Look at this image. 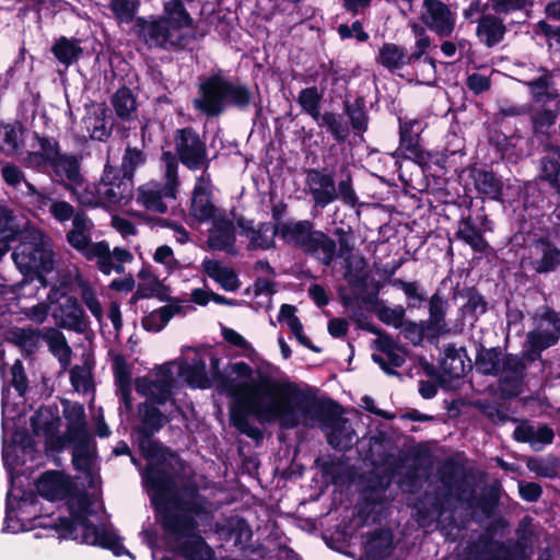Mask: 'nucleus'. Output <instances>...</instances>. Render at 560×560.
<instances>
[{
	"label": "nucleus",
	"mask_w": 560,
	"mask_h": 560,
	"mask_svg": "<svg viewBox=\"0 0 560 560\" xmlns=\"http://www.w3.org/2000/svg\"><path fill=\"white\" fill-rule=\"evenodd\" d=\"M212 386L232 399L230 422L242 434L253 439H262V431L249 422L253 417L260 424L278 423L283 430H292L305 421H317L334 428L343 413L342 406L330 397L318 398L317 389L288 378H276L258 372L250 381H237L220 369V359L210 355Z\"/></svg>",
	"instance_id": "1"
},
{
	"label": "nucleus",
	"mask_w": 560,
	"mask_h": 560,
	"mask_svg": "<svg viewBox=\"0 0 560 560\" xmlns=\"http://www.w3.org/2000/svg\"><path fill=\"white\" fill-rule=\"evenodd\" d=\"M147 481L154 489L151 504L163 534L178 544L186 560H210L213 550L198 533L197 517L208 514L207 499L196 485L184 487L185 497L176 492L174 477L159 468L150 469Z\"/></svg>",
	"instance_id": "2"
},
{
	"label": "nucleus",
	"mask_w": 560,
	"mask_h": 560,
	"mask_svg": "<svg viewBox=\"0 0 560 560\" xmlns=\"http://www.w3.org/2000/svg\"><path fill=\"white\" fill-rule=\"evenodd\" d=\"M192 108L207 118H218L229 108L238 112L255 109V119L262 115V98L258 85L253 89L240 78L224 75L221 70L200 77Z\"/></svg>",
	"instance_id": "3"
},
{
	"label": "nucleus",
	"mask_w": 560,
	"mask_h": 560,
	"mask_svg": "<svg viewBox=\"0 0 560 560\" xmlns=\"http://www.w3.org/2000/svg\"><path fill=\"white\" fill-rule=\"evenodd\" d=\"M175 152L163 151L161 161L165 164L166 186L174 190L178 184V163L189 171L209 170L211 159L203 137L192 126L178 128L173 135Z\"/></svg>",
	"instance_id": "4"
},
{
	"label": "nucleus",
	"mask_w": 560,
	"mask_h": 560,
	"mask_svg": "<svg viewBox=\"0 0 560 560\" xmlns=\"http://www.w3.org/2000/svg\"><path fill=\"white\" fill-rule=\"evenodd\" d=\"M19 244L13 248L12 259L20 272L26 279H37L46 285L45 273L54 269V252L50 238L39 229L28 228L20 230Z\"/></svg>",
	"instance_id": "5"
},
{
	"label": "nucleus",
	"mask_w": 560,
	"mask_h": 560,
	"mask_svg": "<svg viewBox=\"0 0 560 560\" xmlns=\"http://www.w3.org/2000/svg\"><path fill=\"white\" fill-rule=\"evenodd\" d=\"M275 234H279L285 244L313 257L323 266L329 267L336 259V240L324 231L315 229L314 222L311 220H299L295 223L284 224L279 226Z\"/></svg>",
	"instance_id": "6"
},
{
	"label": "nucleus",
	"mask_w": 560,
	"mask_h": 560,
	"mask_svg": "<svg viewBox=\"0 0 560 560\" xmlns=\"http://www.w3.org/2000/svg\"><path fill=\"white\" fill-rule=\"evenodd\" d=\"M135 32L139 40L149 48L184 50L196 39L194 33H178L171 30L161 15L139 16L135 22Z\"/></svg>",
	"instance_id": "7"
},
{
	"label": "nucleus",
	"mask_w": 560,
	"mask_h": 560,
	"mask_svg": "<svg viewBox=\"0 0 560 560\" xmlns=\"http://www.w3.org/2000/svg\"><path fill=\"white\" fill-rule=\"evenodd\" d=\"M466 174L463 185L465 196L486 201H503L504 184L502 177L487 165H471L462 171Z\"/></svg>",
	"instance_id": "8"
},
{
	"label": "nucleus",
	"mask_w": 560,
	"mask_h": 560,
	"mask_svg": "<svg viewBox=\"0 0 560 560\" xmlns=\"http://www.w3.org/2000/svg\"><path fill=\"white\" fill-rule=\"evenodd\" d=\"M153 436L154 434L136 433L137 444L141 455L149 463H155V465H148L143 477L145 486L154 492V489L147 481V476L150 469H162L175 478L174 474L183 471L185 466L184 460L176 452L164 446L160 441L154 440Z\"/></svg>",
	"instance_id": "9"
},
{
	"label": "nucleus",
	"mask_w": 560,
	"mask_h": 560,
	"mask_svg": "<svg viewBox=\"0 0 560 560\" xmlns=\"http://www.w3.org/2000/svg\"><path fill=\"white\" fill-rule=\"evenodd\" d=\"M93 513L90 500L82 495L77 505H69V516L57 517L49 527L54 529L60 539L78 540L82 532L93 529L90 515Z\"/></svg>",
	"instance_id": "10"
},
{
	"label": "nucleus",
	"mask_w": 560,
	"mask_h": 560,
	"mask_svg": "<svg viewBox=\"0 0 560 560\" xmlns=\"http://www.w3.org/2000/svg\"><path fill=\"white\" fill-rule=\"evenodd\" d=\"M419 20L441 39L451 37L456 27V13L441 0H423Z\"/></svg>",
	"instance_id": "11"
},
{
	"label": "nucleus",
	"mask_w": 560,
	"mask_h": 560,
	"mask_svg": "<svg viewBox=\"0 0 560 560\" xmlns=\"http://www.w3.org/2000/svg\"><path fill=\"white\" fill-rule=\"evenodd\" d=\"M305 184L314 201V206L325 209L336 201L335 172L327 167L305 168Z\"/></svg>",
	"instance_id": "12"
},
{
	"label": "nucleus",
	"mask_w": 560,
	"mask_h": 560,
	"mask_svg": "<svg viewBox=\"0 0 560 560\" xmlns=\"http://www.w3.org/2000/svg\"><path fill=\"white\" fill-rule=\"evenodd\" d=\"M397 120L399 127L397 150L407 159L422 161L424 158V150L420 144L421 133L424 129L422 120L401 115L397 116Z\"/></svg>",
	"instance_id": "13"
},
{
	"label": "nucleus",
	"mask_w": 560,
	"mask_h": 560,
	"mask_svg": "<svg viewBox=\"0 0 560 560\" xmlns=\"http://www.w3.org/2000/svg\"><path fill=\"white\" fill-rule=\"evenodd\" d=\"M500 385L504 387L506 397H515L527 376V364L520 354L505 353L500 366Z\"/></svg>",
	"instance_id": "14"
},
{
	"label": "nucleus",
	"mask_w": 560,
	"mask_h": 560,
	"mask_svg": "<svg viewBox=\"0 0 560 560\" xmlns=\"http://www.w3.org/2000/svg\"><path fill=\"white\" fill-rule=\"evenodd\" d=\"M56 164H50L49 167L52 170L57 179L66 190L70 191L71 195H77V188L82 187L84 183V176L81 174L80 160L74 154L63 153L56 161Z\"/></svg>",
	"instance_id": "15"
},
{
	"label": "nucleus",
	"mask_w": 560,
	"mask_h": 560,
	"mask_svg": "<svg viewBox=\"0 0 560 560\" xmlns=\"http://www.w3.org/2000/svg\"><path fill=\"white\" fill-rule=\"evenodd\" d=\"M38 493L49 500H62L71 494L73 482L68 475L58 470H47L36 481Z\"/></svg>",
	"instance_id": "16"
},
{
	"label": "nucleus",
	"mask_w": 560,
	"mask_h": 560,
	"mask_svg": "<svg viewBox=\"0 0 560 560\" xmlns=\"http://www.w3.org/2000/svg\"><path fill=\"white\" fill-rule=\"evenodd\" d=\"M77 541L109 550L116 557L127 555L135 559L132 553L122 545L121 537L114 530L100 528L95 524H93V529L82 532Z\"/></svg>",
	"instance_id": "17"
},
{
	"label": "nucleus",
	"mask_w": 560,
	"mask_h": 560,
	"mask_svg": "<svg viewBox=\"0 0 560 560\" xmlns=\"http://www.w3.org/2000/svg\"><path fill=\"white\" fill-rule=\"evenodd\" d=\"M218 211L212 202L211 190L206 185L195 184L189 205V218L192 222L197 224L208 222Z\"/></svg>",
	"instance_id": "18"
},
{
	"label": "nucleus",
	"mask_w": 560,
	"mask_h": 560,
	"mask_svg": "<svg viewBox=\"0 0 560 560\" xmlns=\"http://www.w3.org/2000/svg\"><path fill=\"white\" fill-rule=\"evenodd\" d=\"M533 247L539 258L532 260L530 265L537 273H550L560 266V248L547 236L534 241Z\"/></svg>",
	"instance_id": "19"
},
{
	"label": "nucleus",
	"mask_w": 560,
	"mask_h": 560,
	"mask_svg": "<svg viewBox=\"0 0 560 560\" xmlns=\"http://www.w3.org/2000/svg\"><path fill=\"white\" fill-rule=\"evenodd\" d=\"M343 115L348 118L350 131L355 136H362L369 129L370 116L366 108V101L363 95H346L342 101Z\"/></svg>",
	"instance_id": "20"
},
{
	"label": "nucleus",
	"mask_w": 560,
	"mask_h": 560,
	"mask_svg": "<svg viewBox=\"0 0 560 560\" xmlns=\"http://www.w3.org/2000/svg\"><path fill=\"white\" fill-rule=\"evenodd\" d=\"M536 328L530 330L539 338H545L551 346L560 340V314L550 306L539 307L533 316Z\"/></svg>",
	"instance_id": "21"
},
{
	"label": "nucleus",
	"mask_w": 560,
	"mask_h": 560,
	"mask_svg": "<svg viewBox=\"0 0 560 560\" xmlns=\"http://www.w3.org/2000/svg\"><path fill=\"white\" fill-rule=\"evenodd\" d=\"M52 316L57 319L58 326L82 332L85 328V314L82 306L75 296L69 295L62 304H59L52 313Z\"/></svg>",
	"instance_id": "22"
},
{
	"label": "nucleus",
	"mask_w": 560,
	"mask_h": 560,
	"mask_svg": "<svg viewBox=\"0 0 560 560\" xmlns=\"http://www.w3.org/2000/svg\"><path fill=\"white\" fill-rule=\"evenodd\" d=\"M159 406L153 401H143L138 405L140 423L133 428L135 433L155 434L170 422L171 419L160 410Z\"/></svg>",
	"instance_id": "23"
},
{
	"label": "nucleus",
	"mask_w": 560,
	"mask_h": 560,
	"mask_svg": "<svg viewBox=\"0 0 560 560\" xmlns=\"http://www.w3.org/2000/svg\"><path fill=\"white\" fill-rule=\"evenodd\" d=\"M393 533L388 528H376L366 534L363 542L364 555L369 560H384L393 550Z\"/></svg>",
	"instance_id": "24"
},
{
	"label": "nucleus",
	"mask_w": 560,
	"mask_h": 560,
	"mask_svg": "<svg viewBox=\"0 0 560 560\" xmlns=\"http://www.w3.org/2000/svg\"><path fill=\"white\" fill-rule=\"evenodd\" d=\"M454 296L465 299L466 302L459 307L463 317H467L477 322L480 316L485 315L489 308V302L475 285L464 287L455 291Z\"/></svg>",
	"instance_id": "25"
},
{
	"label": "nucleus",
	"mask_w": 560,
	"mask_h": 560,
	"mask_svg": "<svg viewBox=\"0 0 560 560\" xmlns=\"http://www.w3.org/2000/svg\"><path fill=\"white\" fill-rule=\"evenodd\" d=\"M468 371L472 370L471 360L465 348L457 349L454 343H448L444 348V359L441 362L443 373L451 378H462Z\"/></svg>",
	"instance_id": "26"
},
{
	"label": "nucleus",
	"mask_w": 560,
	"mask_h": 560,
	"mask_svg": "<svg viewBox=\"0 0 560 560\" xmlns=\"http://www.w3.org/2000/svg\"><path fill=\"white\" fill-rule=\"evenodd\" d=\"M508 28L503 23V20L499 18L498 14H483L478 20L476 35L488 48H492L500 44Z\"/></svg>",
	"instance_id": "27"
},
{
	"label": "nucleus",
	"mask_w": 560,
	"mask_h": 560,
	"mask_svg": "<svg viewBox=\"0 0 560 560\" xmlns=\"http://www.w3.org/2000/svg\"><path fill=\"white\" fill-rule=\"evenodd\" d=\"M542 75L535 78L525 84L528 88V92L533 103L546 105L560 97L559 91L555 86L551 72L544 67H540Z\"/></svg>",
	"instance_id": "28"
},
{
	"label": "nucleus",
	"mask_w": 560,
	"mask_h": 560,
	"mask_svg": "<svg viewBox=\"0 0 560 560\" xmlns=\"http://www.w3.org/2000/svg\"><path fill=\"white\" fill-rule=\"evenodd\" d=\"M504 354L500 346L487 348L478 342L475 357L477 372L485 376H499Z\"/></svg>",
	"instance_id": "29"
},
{
	"label": "nucleus",
	"mask_w": 560,
	"mask_h": 560,
	"mask_svg": "<svg viewBox=\"0 0 560 560\" xmlns=\"http://www.w3.org/2000/svg\"><path fill=\"white\" fill-rule=\"evenodd\" d=\"M456 240L469 245L476 253H485L489 244L483 235V230L479 228L471 215L463 217L457 222V230L454 233Z\"/></svg>",
	"instance_id": "30"
},
{
	"label": "nucleus",
	"mask_w": 560,
	"mask_h": 560,
	"mask_svg": "<svg viewBox=\"0 0 560 560\" xmlns=\"http://www.w3.org/2000/svg\"><path fill=\"white\" fill-rule=\"evenodd\" d=\"M319 129L329 135L337 144H343L350 137V127L343 114L325 110L314 119Z\"/></svg>",
	"instance_id": "31"
},
{
	"label": "nucleus",
	"mask_w": 560,
	"mask_h": 560,
	"mask_svg": "<svg viewBox=\"0 0 560 560\" xmlns=\"http://www.w3.org/2000/svg\"><path fill=\"white\" fill-rule=\"evenodd\" d=\"M217 532L226 540H233L235 547L242 549L252 540L253 532L247 521L242 516H231L218 526Z\"/></svg>",
	"instance_id": "32"
},
{
	"label": "nucleus",
	"mask_w": 560,
	"mask_h": 560,
	"mask_svg": "<svg viewBox=\"0 0 560 560\" xmlns=\"http://www.w3.org/2000/svg\"><path fill=\"white\" fill-rule=\"evenodd\" d=\"M375 61L390 72L417 62L410 61L406 49L395 43H384L378 49Z\"/></svg>",
	"instance_id": "33"
},
{
	"label": "nucleus",
	"mask_w": 560,
	"mask_h": 560,
	"mask_svg": "<svg viewBox=\"0 0 560 560\" xmlns=\"http://www.w3.org/2000/svg\"><path fill=\"white\" fill-rule=\"evenodd\" d=\"M188 2L178 0H167L163 3V13L161 16L176 34L184 33V28H190L194 25V19L186 9Z\"/></svg>",
	"instance_id": "34"
},
{
	"label": "nucleus",
	"mask_w": 560,
	"mask_h": 560,
	"mask_svg": "<svg viewBox=\"0 0 560 560\" xmlns=\"http://www.w3.org/2000/svg\"><path fill=\"white\" fill-rule=\"evenodd\" d=\"M202 270L225 291L234 292L241 285L237 273L232 268L223 267L218 260L206 257L202 261Z\"/></svg>",
	"instance_id": "35"
},
{
	"label": "nucleus",
	"mask_w": 560,
	"mask_h": 560,
	"mask_svg": "<svg viewBox=\"0 0 560 560\" xmlns=\"http://www.w3.org/2000/svg\"><path fill=\"white\" fill-rule=\"evenodd\" d=\"M39 339V330L32 328L11 327L4 332V340L16 346L26 358L35 353Z\"/></svg>",
	"instance_id": "36"
},
{
	"label": "nucleus",
	"mask_w": 560,
	"mask_h": 560,
	"mask_svg": "<svg viewBox=\"0 0 560 560\" xmlns=\"http://www.w3.org/2000/svg\"><path fill=\"white\" fill-rule=\"evenodd\" d=\"M439 480L450 494L453 490L463 491L464 486V466L454 457H447L438 467Z\"/></svg>",
	"instance_id": "37"
},
{
	"label": "nucleus",
	"mask_w": 560,
	"mask_h": 560,
	"mask_svg": "<svg viewBox=\"0 0 560 560\" xmlns=\"http://www.w3.org/2000/svg\"><path fill=\"white\" fill-rule=\"evenodd\" d=\"M447 301L436 291L428 301L429 319L425 322L428 330L434 336L448 332L445 320Z\"/></svg>",
	"instance_id": "38"
},
{
	"label": "nucleus",
	"mask_w": 560,
	"mask_h": 560,
	"mask_svg": "<svg viewBox=\"0 0 560 560\" xmlns=\"http://www.w3.org/2000/svg\"><path fill=\"white\" fill-rule=\"evenodd\" d=\"M63 417L67 420V439L91 435L88 430L86 415L81 402L66 401Z\"/></svg>",
	"instance_id": "39"
},
{
	"label": "nucleus",
	"mask_w": 560,
	"mask_h": 560,
	"mask_svg": "<svg viewBox=\"0 0 560 560\" xmlns=\"http://www.w3.org/2000/svg\"><path fill=\"white\" fill-rule=\"evenodd\" d=\"M80 42V39L74 37L68 38L66 36H60L54 42L50 51L59 63L68 68L78 61L83 54Z\"/></svg>",
	"instance_id": "40"
},
{
	"label": "nucleus",
	"mask_w": 560,
	"mask_h": 560,
	"mask_svg": "<svg viewBox=\"0 0 560 560\" xmlns=\"http://www.w3.org/2000/svg\"><path fill=\"white\" fill-rule=\"evenodd\" d=\"M110 104L115 115L122 121H130L137 112V97L126 85L120 86L110 96Z\"/></svg>",
	"instance_id": "41"
},
{
	"label": "nucleus",
	"mask_w": 560,
	"mask_h": 560,
	"mask_svg": "<svg viewBox=\"0 0 560 560\" xmlns=\"http://www.w3.org/2000/svg\"><path fill=\"white\" fill-rule=\"evenodd\" d=\"M37 140L40 150L30 153V159L36 166H49L56 164L55 161L61 156L60 144L58 140L47 136L34 135Z\"/></svg>",
	"instance_id": "42"
},
{
	"label": "nucleus",
	"mask_w": 560,
	"mask_h": 560,
	"mask_svg": "<svg viewBox=\"0 0 560 560\" xmlns=\"http://www.w3.org/2000/svg\"><path fill=\"white\" fill-rule=\"evenodd\" d=\"M88 128L92 129L91 137L94 140L106 141L113 131L115 118L112 110L105 104H102L93 116L89 119Z\"/></svg>",
	"instance_id": "43"
},
{
	"label": "nucleus",
	"mask_w": 560,
	"mask_h": 560,
	"mask_svg": "<svg viewBox=\"0 0 560 560\" xmlns=\"http://www.w3.org/2000/svg\"><path fill=\"white\" fill-rule=\"evenodd\" d=\"M472 560H518L510 545L502 544H472Z\"/></svg>",
	"instance_id": "44"
},
{
	"label": "nucleus",
	"mask_w": 560,
	"mask_h": 560,
	"mask_svg": "<svg viewBox=\"0 0 560 560\" xmlns=\"http://www.w3.org/2000/svg\"><path fill=\"white\" fill-rule=\"evenodd\" d=\"M180 370L191 387L201 389L212 387V381L207 373L206 360L201 355H195L191 363L182 365Z\"/></svg>",
	"instance_id": "45"
},
{
	"label": "nucleus",
	"mask_w": 560,
	"mask_h": 560,
	"mask_svg": "<svg viewBox=\"0 0 560 560\" xmlns=\"http://www.w3.org/2000/svg\"><path fill=\"white\" fill-rule=\"evenodd\" d=\"M325 86H310L302 89L299 92L296 102L301 106L302 110L308 115L313 120L317 118L322 112V102L324 97Z\"/></svg>",
	"instance_id": "46"
},
{
	"label": "nucleus",
	"mask_w": 560,
	"mask_h": 560,
	"mask_svg": "<svg viewBox=\"0 0 560 560\" xmlns=\"http://www.w3.org/2000/svg\"><path fill=\"white\" fill-rule=\"evenodd\" d=\"M516 540L511 546V549L516 553L518 560L525 558L528 549L532 548L533 538L535 536V529L533 526V518L530 516L523 517L516 529H515Z\"/></svg>",
	"instance_id": "47"
},
{
	"label": "nucleus",
	"mask_w": 560,
	"mask_h": 560,
	"mask_svg": "<svg viewBox=\"0 0 560 560\" xmlns=\"http://www.w3.org/2000/svg\"><path fill=\"white\" fill-rule=\"evenodd\" d=\"M283 224H272L271 222H260L256 231H252V235L248 243V249H264L269 250L276 247L275 237L279 234H275L279 226Z\"/></svg>",
	"instance_id": "48"
},
{
	"label": "nucleus",
	"mask_w": 560,
	"mask_h": 560,
	"mask_svg": "<svg viewBox=\"0 0 560 560\" xmlns=\"http://www.w3.org/2000/svg\"><path fill=\"white\" fill-rule=\"evenodd\" d=\"M336 200L350 208H355L359 203V197L353 187V178L348 166L342 165L340 168V179L335 186Z\"/></svg>",
	"instance_id": "49"
},
{
	"label": "nucleus",
	"mask_w": 560,
	"mask_h": 560,
	"mask_svg": "<svg viewBox=\"0 0 560 560\" xmlns=\"http://www.w3.org/2000/svg\"><path fill=\"white\" fill-rule=\"evenodd\" d=\"M91 435L81 438L68 439L69 444L72 445V465L78 471H88L91 468Z\"/></svg>",
	"instance_id": "50"
},
{
	"label": "nucleus",
	"mask_w": 560,
	"mask_h": 560,
	"mask_svg": "<svg viewBox=\"0 0 560 560\" xmlns=\"http://www.w3.org/2000/svg\"><path fill=\"white\" fill-rule=\"evenodd\" d=\"M548 154L541 159V177L550 186L560 183V145H547Z\"/></svg>",
	"instance_id": "51"
},
{
	"label": "nucleus",
	"mask_w": 560,
	"mask_h": 560,
	"mask_svg": "<svg viewBox=\"0 0 560 560\" xmlns=\"http://www.w3.org/2000/svg\"><path fill=\"white\" fill-rule=\"evenodd\" d=\"M20 195L26 206L42 212H45L52 201L49 192L37 189L28 180L24 182V189H20Z\"/></svg>",
	"instance_id": "52"
},
{
	"label": "nucleus",
	"mask_w": 560,
	"mask_h": 560,
	"mask_svg": "<svg viewBox=\"0 0 560 560\" xmlns=\"http://www.w3.org/2000/svg\"><path fill=\"white\" fill-rule=\"evenodd\" d=\"M447 156L444 154H431L424 151L423 160L416 162L422 167L425 175L434 179H443L447 174Z\"/></svg>",
	"instance_id": "53"
},
{
	"label": "nucleus",
	"mask_w": 560,
	"mask_h": 560,
	"mask_svg": "<svg viewBox=\"0 0 560 560\" xmlns=\"http://www.w3.org/2000/svg\"><path fill=\"white\" fill-rule=\"evenodd\" d=\"M389 283L404 291L407 298V306L409 308L419 307L422 302L427 301L425 293L418 281H405L400 278H395L389 280Z\"/></svg>",
	"instance_id": "54"
},
{
	"label": "nucleus",
	"mask_w": 560,
	"mask_h": 560,
	"mask_svg": "<svg viewBox=\"0 0 560 560\" xmlns=\"http://www.w3.org/2000/svg\"><path fill=\"white\" fill-rule=\"evenodd\" d=\"M388 483L389 480L385 475L372 474L368 478L365 487L364 506H375L382 503V492L386 490Z\"/></svg>",
	"instance_id": "55"
},
{
	"label": "nucleus",
	"mask_w": 560,
	"mask_h": 560,
	"mask_svg": "<svg viewBox=\"0 0 560 560\" xmlns=\"http://www.w3.org/2000/svg\"><path fill=\"white\" fill-rule=\"evenodd\" d=\"M140 0H110L108 8L118 22H136V15L140 8Z\"/></svg>",
	"instance_id": "56"
},
{
	"label": "nucleus",
	"mask_w": 560,
	"mask_h": 560,
	"mask_svg": "<svg viewBox=\"0 0 560 560\" xmlns=\"http://www.w3.org/2000/svg\"><path fill=\"white\" fill-rule=\"evenodd\" d=\"M16 217L12 209L0 203V241L15 242L20 228L15 223Z\"/></svg>",
	"instance_id": "57"
},
{
	"label": "nucleus",
	"mask_w": 560,
	"mask_h": 560,
	"mask_svg": "<svg viewBox=\"0 0 560 560\" xmlns=\"http://www.w3.org/2000/svg\"><path fill=\"white\" fill-rule=\"evenodd\" d=\"M47 343L50 352L58 357V360L62 366H66L70 361L72 351L65 335L57 329H52L51 332L47 336Z\"/></svg>",
	"instance_id": "58"
},
{
	"label": "nucleus",
	"mask_w": 560,
	"mask_h": 560,
	"mask_svg": "<svg viewBox=\"0 0 560 560\" xmlns=\"http://www.w3.org/2000/svg\"><path fill=\"white\" fill-rule=\"evenodd\" d=\"M547 341L548 340L545 338H539L534 332L528 331L526 335V342L528 347L526 350L522 351L520 357L524 359V362H526L527 365L535 361H540L542 351L552 347Z\"/></svg>",
	"instance_id": "59"
},
{
	"label": "nucleus",
	"mask_w": 560,
	"mask_h": 560,
	"mask_svg": "<svg viewBox=\"0 0 560 560\" xmlns=\"http://www.w3.org/2000/svg\"><path fill=\"white\" fill-rule=\"evenodd\" d=\"M411 33L416 37L415 51L409 54L410 61H419L431 46V38L427 33V27L421 23L412 22L409 23Z\"/></svg>",
	"instance_id": "60"
},
{
	"label": "nucleus",
	"mask_w": 560,
	"mask_h": 560,
	"mask_svg": "<svg viewBox=\"0 0 560 560\" xmlns=\"http://www.w3.org/2000/svg\"><path fill=\"white\" fill-rule=\"evenodd\" d=\"M427 503L428 501L420 500L419 504L416 506L419 520H434L441 517L446 511V506H444V500L440 495L433 497L430 500L429 505H427Z\"/></svg>",
	"instance_id": "61"
},
{
	"label": "nucleus",
	"mask_w": 560,
	"mask_h": 560,
	"mask_svg": "<svg viewBox=\"0 0 560 560\" xmlns=\"http://www.w3.org/2000/svg\"><path fill=\"white\" fill-rule=\"evenodd\" d=\"M138 202L150 211L158 213H165L167 206L163 201V197L160 190L139 188Z\"/></svg>",
	"instance_id": "62"
},
{
	"label": "nucleus",
	"mask_w": 560,
	"mask_h": 560,
	"mask_svg": "<svg viewBox=\"0 0 560 560\" xmlns=\"http://www.w3.org/2000/svg\"><path fill=\"white\" fill-rule=\"evenodd\" d=\"M558 110L542 108L532 116V129L534 135H545L556 124Z\"/></svg>",
	"instance_id": "63"
},
{
	"label": "nucleus",
	"mask_w": 560,
	"mask_h": 560,
	"mask_svg": "<svg viewBox=\"0 0 560 560\" xmlns=\"http://www.w3.org/2000/svg\"><path fill=\"white\" fill-rule=\"evenodd\" d=\"M506 526L508 522L503 517L491 520L474 544H502L503 541L495 537L502 536Z\"/></svg>",
	"instance_id": "64"
}]
</instances>
